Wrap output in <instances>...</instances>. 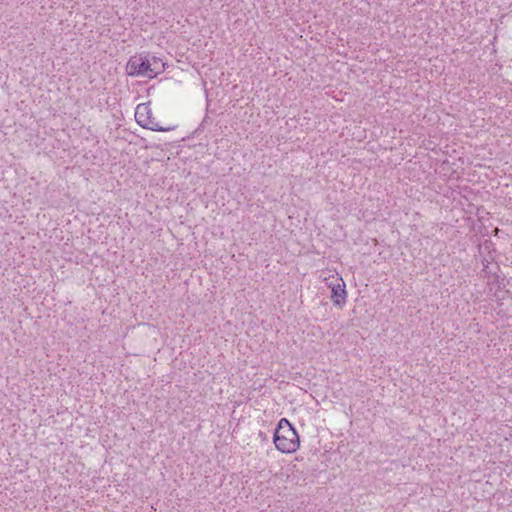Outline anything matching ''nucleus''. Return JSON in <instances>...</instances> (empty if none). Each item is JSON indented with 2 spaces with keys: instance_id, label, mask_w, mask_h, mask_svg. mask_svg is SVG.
<instances>
[{
  "instance_id": "obj_2",
  "label": "nucleus",
  "mask_w": 512,
  "mask_h": 512,
  "mask_svg": "<svg viewBox=\"0 0 512 512\" xmlns=\"http://www.w3.org/2000/svg\"><path fill=\"white\" fill-rule=\"evenodd\" d=\"M164 69V63L156 57H144L142 55L132 56L127 65L126 71L130 76H142L154 78Z\"/></svg>"
},
{
  "instance_id": "obj_1",
  "label": "nucleus",
  "mask_w": 512,
  "mask_h": 512,
  "mask_svg": "<svg viewBox=\"0 0 512 512\" xmlns=\"http://www.w3.org/2000/svg\"><path fill=\"white\" fill-rule=\"evenodd\" d=\"M273 442L277 450L286 454L296 452L300 446L299 435L286 418H282L278 422Z\"/></svg>"
},
{
  "instance_id": "obj_5",
  "label": "nucleus",
  "mask_w": 512,
  "mask_h": 512,
  "mask_svg": "<svg viewBox=\"0 0 512 512\" xmlns=\"http://www.w3.org/2000/svg\"><path fill=\"white\" fill-rule=\"evenodd\" d=\"M321 277L330 289L334 287V285L340 284L344 281L338 273L332 272L330 270L322 272Z\"/></svg>"
},
{
  "instance_id": "obj_3",
  "label": "nucleus",
  "mask_w": 512,
  "mask_h": 512,
  "mask_svg": "<svg viewBox=\"0 0 512 512\" xmlns=\"http://www.w3.org/2000/svg\"><path fill=\"white\" fill-rule=\"evenodd\" d=\"M135 119L141 127L152 131H171L175 128L174 126H161L153 117L152 110L148 103L137 105Z\"/></svg>"
},
{
  "instance_id": "obj_4",
  "label": "nucleus",
  "mask_w": 512,
  "mask_h": 512,
  "mask_svg": "<svg viewBox=\"0 0 512 512\" xmlns=\"http://www.w3.org/2000/svg\"><path fill=\"white\" fill-rule=\"evenodd\" d=\"M346 299L347 291L344 281L331 288V301L335 306L342 308L346 303Z\"/></svg>"
}]
</instances>
